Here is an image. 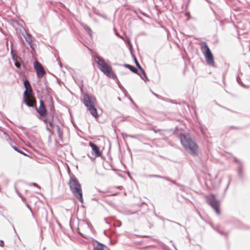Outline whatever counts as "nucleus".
<instances>
[{"label": "nucleus", "mask_w": 250, "mask_h": 250, "mask_svg": "<svg viewBox=\"0 0 250 250\" xmlns=\"http://www.w3.org/2000/svg\"><path fill=\"white\" fill-rule=\"evenodd\" d=\"M11 54L15 66H16V50L14 48V40H10Z\"/></svg>", "instance_id": "f8f14e48"}, {"label": "nucleus", "mask_w": 250, "mask_h": 250, "mask_svg": "<svg viewBox=\"0 0 250 250\" xmlns=\"http://www.w3.org/2000/svg\"><path fill=\"white\" fill-rule=\"evenodd\" d=\"M34 67L36 71L37 75L39 78L42 77L45 74V71L44 68L40 62L38 61H36L34 63Z\"/></svg>", "instance_id": "0eeeda50"}, {"label": "nucleus", "mask_w": 250, "mask_h": 250, "mask_svg": "<svg viewBox=\"0 0 250 250\" xmlns=\"http://www.w3.org/2000/svg\"><path fill=\"white\" fill-rule=\"evenodd\" d=\"M68 184L74 196L82 203H83L82 189L78 180L75 177H71Z\"/></svg>", "instance_id": "7ed1b4c3"}, {"label": "nucleus", "mask_w": 250, "mask_h": 250, "mask_svg": "<svg viewBox=\"0 0 250 250\" xmlns=\"http://www.w3.org/2000/svg\"><path fill=\"white\" fill-rule=\"evenodd\" d=\"M34 186H37V184H35V183H34Z\"/></svg>", "instance_id": "b1692460"}, {"label": "nucleus", "mask_w": 250, "mask_h": 250, "mask_svg": "<svg viewBox=\"0 0 250 250\" xmlns=\"http://www.w3.org/2000/svg\"><path fill=\"white\" fill-rule=\"evenodd\" d=\"M89 145L91 146L92 150V154L95 157H99L102 156V152L100 150L99 146L91 142L89 143Z\"/></svg>", "instance_id": "9d476101"}, {"label": "nucleus", "mask_w": 250, "mask_h": 250, "mask_svg": "<svg viewBox=\"0 0 250 250\" xmlns=\"http://www.w3.org/2000/svg\"><path fill=\"white\" fill-rule=\"evenodd\" d=\"M94 59L99 69L106 76L113 79L116 78V75L113 71L111 66L102 58L98 56H94Z\"/></svg>", "instance_id": "f03ea898"}, {"label": "nucleus", "mask_w": 250, "mask_h": 250, "mask_svg": "<svg viewBox=\"0 0 250 250\" xmlns=\"http://www.w3.org/2000/svg\"><path fill=\"white\" fill-rule=\"evenodd\" d=\"M87 109L90 112V113L96 118H98L99 116L97 113V109L95 107V104L87 108Z\"/></svg>", "instance_id": "4468645a"}, {"label": "nucleus", "mask_w": 250, "mask_h": 250, "mask_svg": "<svg viewBox=\"0 0 250 250\" xmlns=\"http://www.w3.org/2000/svg\"><path fill=\"white\" fill-rule=\"evenodd\" d=\"M4 134L6 135V137H8V140L10 141L9 143L10 144V145H11V147H12V148H13L14 150L16 151V142L12 141L8 134H7L5 132H4Z\"/></svg>", "instance_id": "dca6fc26"}, {"label": "nucleus", "mask_w": 250, "mask_h": 250, "mask_svg": "<svg viewBox=\"0 0 250 250\" xmlns=\"http://www.w3.org/2000/svg\"><path fill=\"white\" fill-rule=\"evenodd\" d=\"M201 50L205 57L207 63L211 66H214L215 62L213 54L206 42L202 44Z\"/></svg>", "instance_id": "20e7f679"}, {"label": "nucleus", "mask_w": 250, "mask_h": 250, "mask_svg": "<svg viewBox=\"0 0 250 250\" xmlns=\"http://www.w3.org/2000/svg\"><path fill=\"white\" fill-rule=\"evenodd\" d=\"M104 246L102 244H98L94 248V250H104Z\"/></svg>", "instance_id": "a211bd4d"}, {"label": "nucleus", "mask_w": 250, "mask_h": 250, "mask_svg": "<svg viewBox=\"0 0 250 250\" xmlns=\"http://www.w3.org/2000/svg\"><path fill=\"white\" fill-rule=\"evenodd\" d=\"M14 188L16 189V183L14 184Z\"/></svg>", "instance_id": "4be33fe9"}, {"label": "nucleus", "mask_w": 250, "mask_h": 250, "mask_svg": "<svg viewBox=\"0 0 250 250\" xmlns=\"http://www.w3.org/2000/svg\"><path fill=\"white\" fill-rule=\"evenodd\" d=\"M95 98L87 94H83V104L87 108L95 104Z\"/></svg>", "instance_id": "1a4fd4ad"}, {"label": "nucleus", "mask_w": 250, "mask_h": 250, "mask_svg": "<svg viewBox=\"0 0 250 250\" xmlns=\"http://www.w3.org/2000/svg\"><path fill=\"white\" fill-rule=\"evenodd\" d=\"M40 106L38 109L36 107L37 112L40 114L41 117H44L47 114L46 109L44 105V103L42 100L40 101Z\"/></svg>", "instance_id": "9b49d317"}, {"label": "nucleus", "mask_w": 250, "mask_h": 250, "mask_svg": "<svg viewBox=\"0 0 250 250\" xmlns=\"http://www.w3.org/2000/svg\"><path fill=\"white\" fill-rule=\"evenodd\" d=\"M17 22L21 25V28H19L17 26V30H19L20 32H21L22 36L24 37L26 42L29 44H31L32 42L31 37L25 32L23 27L22 26V23L24 24L23 21L21 20L20 21H17Z\"/></svg>", "instance_id": "6e6552de"}, {"label": "nucleus", "mask_w": 250, "mask_h": 250, "mask_svg": "<svg viewBox=\"0 0 250 250\" xmlns=\"http://www.w3.org/2000/svg\"><path fill=\"white\" fill-rule=\"evenodd\" d=\"M16 151H18V152H21V151H20L19 150H18L17 148V149H16Z\"/></svg>", "instance_id": "5701e85b"}, {"label": "nucleus", "mask_w": 250, "mask_h": 250, "mask_svg": "<svg viewBox=\"0 0 250 250\" xmlns=\"http://www.w3.org/2000/svg\"><path fill=\"white\" fill-rule=\"evenodd\" d=\"M208 203L214 209L218 215L220 214V204L219 201L215 199L214 195L211 194L209 195L208 199Z\"/></svg>", "instance_id": "39448f33"}, {"label": "nucleus", "mask_w": 250, "mask_h": 250, "mask_svg": "<svg viewBox=\"0 0 250 250\" xmlns=\"http://www.w3.org/2000/svg\"><path fill=\"white\" fill-rule=\"evenodd\" d=\"M181 143L186 149L192 156H196L199 152L197 144L193 140L188 134H181L180 136Z\"/></svg>", "instance_id": "f257e3e1"}, {"label": "nucleus", "mask_w": 250, "mask_h": 250, "mask_svg": "<svg viewBox=\"0 0 250 250\" xmlns=\"http://www.w3.org/2000/svg\"><path fill=\"white\" fill-rule=\"evenodd\" d=\"M24 85L25 88H26L24 92V94H27V93H32L31 86L28 81L26 80L24 81Z\"/></svg>", "instance_id": "ddd939ff"}, {"label": "nucleus", "mask_w": 250, "mask_h": 250, "mask_svg": "<svg viewBox=\"0 0 250 250\" xmlns=\"http://www.w3.org/2000/svg\"><path fill=\"white\" fill-rule=\"evenodd\" d=\"M20 66V63L17 61V67H19Z\"/></svg>", "instance_id": "aec40b11"}, {"label": "nucleus", "mask_w": 250, "mask_h": 250, "mask_svg": "<svg viewBox=\"0 0 250 250\" xmlns=\"http://www.w3.org/2000/svg\"><path fill=\"white\" fill-rule=\"evenodd\" d=\"M4 243L3 241L2 240H0V246L3 247H4Z\"/></svg>", "instance_id": "6ab92c4d"}, {"label": "nucleus", "mask_w": 250, "mask_h": 250, "mask_svg": "<svg viewBox=\"0 0 250 250\" xmlns=\"http://www.w3.org/2000/svg\"><path fill=\"white\" fill-rule=\"evenodd\" d=\"M24 101L28 106L36 107V101L33 97L32 93L24 94Z\"/></svg>", "instance_id": "423d86ee"}, {"label": "nucleus", "mask_w": 250, "mask_h": 250, "mask_svg": "<svg viewBox=\"0 0 250 250\" xmlns=\"http://www.w3.org/2000/svg\"><path fill=\"white\" fill-rule=\"evenodd\" d=\"M13 228L14 231L16 232V229L14 226H13Z\"/></svg>", "instance_id": "412c9836"}, {"label": "nucleus", "mask_w": 250, "mask_h": 250, "mask_svg": "<svg viewBox=\"0 0 250 250\" xmlns=\"http://www.w3.org/2000/svg\"><path fill=\"white\" fill-rule=\"evenodd\" d=\"M124 66L125 67L129 69L132 72L135 73H138V70L134 66L127 64H125Z\"/></svg>", "instance_id": "f3484780"}, {"label": "nucleus", "mask_w": 250, "mask_h": 250, "mask_svg": "<svg viewBox=\"0 0 250 250\" xmlns=\"http://www.w3.org/2000/svg\"><path fill=\"white\" fill-rule=\"evenodd\" d=\"M135 63H136V65H137V66L138 67V68L139 69L140 72H141V74H139L138 73L139 75H140V76L143 78V77L142 76V74L143 75V76L145 77H146V74H145V71L143 69V68L141 66V65H140L139 63L137 61V59L135 58Z\"/></svg>", "instance_id": "2eb2a0df"}]
</instances>
